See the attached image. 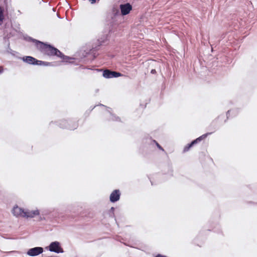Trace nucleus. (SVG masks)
Returning a JSON list of instances; mask_svg holds the SVG:
<instances>
[{"instance_id": "obj_14", "label": "nucleus", "mask_w": 257, "mask_h": 257, "mask_svg": "<svg viewBox=\"0 0 257 257\" xmlns=\"http://www.w3.org/2000/svg\"><path fill=\"white\" fill-rule=\"evenodd\" d=\"M3 71V69L2 67H0V73H2Z\"/></svg>"}, {"instance_id": "obj_1", "label": "nucleus", "mask_w": 257, "mask_h": 257, "mask_svg": "<svg viewBox=\"0 0 257 257\" xmlns=\"http://www.w3.org/2000/svg\"><path fill=\"white\" fill-rule=\"evenodd\" d=\"M36 46L43 53L49 56L56 55L61 58L64 62H70L69 60L72 59V58L63 55L59 50L50 45L37 41Z\"/></svg>"}, {"instance_id": "obj_15", "label": "nucleus", "mask_w": 257, "mask_h": 257, "mask_svg": "<svg viewBox=\"0 0 257 257\" xmlns=\"http://www.w3.org/2000/svg\"><path fill=\"white\" fill-rule=\"evenodd\" d=\"M155 70H152V71H151V72H152V73H155Z\"/></svg>"}, {"instance_id": "obj_3", "label": "nucleus", "mask_w": 257, "mask_h": 257, "mask_svg": "<svg viewBox=\"0 0 257 257\" xmlns=\"http://www.w3.org/2000/svg\"><path fill=\"white\" fill-rule=\"evenodd\" d=\"M49 249L51 251L56 253L63 252V248L61 247L60 244L58 241L52 242L49 246Z\"/></svg>"}, {"instance_id": "obj_7", "label": "nucleus", "mask_w": 257, "mask_h": 257, "mask_svg": "<svg viewBox=\"0 0 257 257\" xmlns=\"http://www.w3.org/2000/svg\"><path fill=\"white\" fill-rule=\"evenodd\" d=\"M22 59L24 62L27 63L29 64H36V65H40L42 62L41 61H38L36 60L35 58L31 57V56H25L23 57Z\"/></svg>"}, {"instance_id": "obj_5", "label": "nucleus", "mask_w": 257, "mask_h": 257, "mask_svg": "<svg viewBox=\"0 0 257 257\" xmlns=\"http://www.w3.org/2000/svg\"><path fill=\"white\" fill-rule=\"evenodd\" d=\"M121 74L120 73L111 71L108 70H105L103 72V76L105 78H115L120 76Z\"/></svg>"}, {"instance_id": "obj_12", "label": "nucleus", "mask_w": 257, "mask_h": 257, "mask_svg": "<svg viewBox=\"0 0 257 257\" xmlns=\"http://www.w3.org/2000/svg\"><path fill=\"white\" fill-rule=\"evenodd\" d=\"M157 147L161 150H163V149L161 148V147L157 143Z\"/></svg>"}, {"instance_id": "obj_10", "label": "nucleus", "mask_w": 257, "mask_h": 257, "mask_svg": "<svg viewBox=\"0 0 257 257\" xmlns=\"http://www.w3.org/2000/svg\"><path fill=\"white\" fill-rule=\"evenodd\" d=\"M4 19L3 12L2 8L0 7V24Z\"/></svg>"}, {"instance_id": "obj_4", "label": "nucleus", "mask_w": 257, "mask_h": 257, "mask_svg": "<svg viewBox=\"0 0 257 257\" xmlns=\"http://www.w3.org/2000/svg\"><path fill=\"white\" fill-rule=\"evenodd\" d=\"M119 9L121 11V14L122 16H125L128 14L132 10V6L129 3L121 4L119 6Z\"/></svg>"}, {"instance_id": "obj_9", "label": "nucleus", "mask_w": 257, "mask_h": 257, "mask_svg": "<svg viewBox=\"0 0 257 257\" xmlns=\"http://www.w3.org/2000/svg\"><path fill=\"white\" fill-rule=\"evenodd\" d=\"M120 197V193L119 190H115L113 191L110 196V200L112 202H115L119 200Z\"/></svg>"}, {"instance_id": "obj_13", "label": "nucleus", "mask_w": 257, "mask_h": 257, "mask_svg": "<svg viewBox=\"0 0 257 257\" xmlns=\"http://www.w3.org/2000/svg\"><path fill=\"white\" fill-rule=\"evenodd\" d=\"M156 257H166L165 256L162 255L161 254L157 255Z\"/></svg>"}, {"instance_id": "obj_11", "label": "nucleus", "mask_w": 257, "mask_h": 257, "mask_svg": "<svg viewBox=\"0 0 257 257\" xmlns=\"http://www.w3.org/2000/svg\"><path fill=\"white\" fill-rule=\"evenodd\" d=\"M99 0H89V2L91 3V4H94L96 2V1H98Z\"/></svg>"}, {"instance_id": "obj_2", "label": "nucleus", "mask_w": 257, "mask_h": 257, "mask_svg": "<svg viewBox=\"0 0 257 257\" xmlns=\"http://www.w3.org/2000/svg\"><path fill=\"white\" fill-rule=\"evenodd\" d=\"M12 213L14 216L17 217H30L33 218L39 214V211L38 210H25L18 206H14L13 210Z\"/></svg>"}, {"instance_id": "obj_8", "label": "nucleus", "mask_w": 257, "mask_h": 257, "mask_svg": "<svg viewBox=\"0 0 257 257\" xmlns=\"http://www.w3.org/2000/svg\"><path fill=\"white\" fill-rule=\"evenodd\" d=\"M209 134H210V133L203 135L202 136L199 137L195 140H194L193 141H192L190 144L188 145L187 146H186L184 148V151L186 152V151H188L189 148H191L193 145H194L195 144H196L198 142H199L201 140H202V139L205 138L207 136V135Z\"/></svg>"}, {"instance_id": "obj_6", "label": "nucleus", "mask_w": 257, "mask_h": 257, "mask_svg": "<svg viewBox=\"0 0 257 257\" xmlns=\"http://www.w3.org/2000/svg\"><path fill=\"white\" fill-rule=\"evenodd\" d=\"M43 251V249L41 247H35L34 248H32L27 252V254L30 256H36L38 255Z\"/></svg>"}]
</instances>
